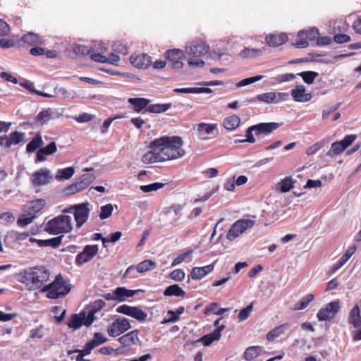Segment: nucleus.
<instances>
[{
	"instance_id": "1",
	"label": "nucleus",
	"mask_w": 361,
	"mask_h": 361,
	"mask_svg": "<svg viewBox=\"0 0 361 361\" xmlns=\"http://www.w3.org/2000/svg\"><path fill=\"white\" fill-rule=\"evenodd\" d=\"M183 144L180 136H161L150 143L149 151L144 154L141 160L149 164L181 158L185 154Z\"/></svg>"
},
{
	"instance_id": "2",
	"label": "nucleus",
	"mask_w": 361,
	"mask_h": 361,
	"mask_svg": "<svg viewBox=\"0 0 361 361\" xmlns=\"http://www.w3.org/2000/svg\"><path fill=\"white\" fill-rule=\"evenodd\" d=\"M19 281L31 289H42L49 280L50 272L43 266L25 269L18 274Z\"/></svg>"
},
{
	"instance_id": "3",
	"label": "nucleus",
	"mask_w": 361,
	"mask_h": 361,
	"mask_svg": "<svg viewBox=\"0 0 361 361\" xmlns=\"http://www.w3.org/2000/svg\"><path fill=\"white\" fill-rule=\"evenodd\" d=\"M73 229L72 216L63 213L51 220H49L44 227V231L51 235H59L68 233Z\"/></svg>"
},
{
	"instance_id": "4",
	"label": "nucleus",
	"mask_w": 361,
	"mask_h": 361,
	"mask_svg": "<svg viewBox=\"0 0 361 361\" xmlns=\"http://www.w3.org/2000/svg\"><path fill=\"white\" fill-rule=\"evenodd\" d=\"M71 289L70 284L67 281L61 274H59L51 283L44 286L41 289V292L46 293L47 298L49 299H57L68 294Z\"/></svg>"
},
{
	"instance_id": "5",
	"label": "nucleus",
	"mask_w": 361,
	"mask_h": 361,
	"mask_svg": "<svg viewBox=\"0 0 361 361\" xmlns=\"http://www.w3.org/2000/svg\"><path fill=\"white\" fill-rule=\"evenodd\" d=\"M280 126V123L275 122L259 123L258 124L251 126L246 130V139L243 140V141H234V143L237 144L245 142L249 143H255L256 142V140L253 135V132L257 136L263 134L269 135L273 131L278 129Z\"/></svg>"
},
{
	"instance_id": "6",
	"label": "nucleus",
	"mask_w": 361,
	"mask_h": 361,
	"mask_svg": "<svg viewBox=\"0 0 361 361\" xmlns=\"http://www.w3.org/2000/svg\"><path fill=\"white\" fill-rule=\"evenodd\" d=\"M88 205L73 204L68 209H64L63 212L73 215L76 222V227L79 228L87 222L89 218L90 209L87 207Z\"/></svg>"
},
{
	"instance_id": "7",
	"label": "nucleus",
	"mask_w": 361,
	"mask_h": 361,
	"mask_svg": "<svg viewBox=\"0 0 361 361\" xmlns=\"http://www.w3.org/2000/svg\"><path fill=\"white\" fill-rule=\"evenodd\" d=\"M255 221L250 219H240L236 221L228 230L226 238L229 240H233L245 231L253 227Z\"/></svg>"
},
{
	"instance_id": "8",
	"label": "nucleus",
	"mask_w": 361,
	"mask_h": 361,
	"mask_svg": "<svg viewBox=\"0 0 361 361\" xmlns=\"http://www.w3.org/2000/svg\"><path fill=\"white\" fill-rule=\"evenodd\" d=\"M106 303L102 299L94 300L89 306L88 312L85 320V326H90L94 321L103 315L102 310L105 307Z\"/></svg>"
},
{
	"instance_id": "9",
	"label": "nucleus",
	"mask_w": 361,
	"mask_h": 361,
	"mask_svg": "<svg viewBox=\"0 0 361 361\" xmlns=\"http://www.w3.org/2000/svg\"><path fill=\"white\" fill-rule=\"evenodd\" d=\"M116 312L119 314L131 317L141 322H145L147 317V314L140 307L130 306L126 304L118 306L116 308Z\"/></svg>"
},
{
	"instance_id": "10",
	"label": "nucleus",
	"mask_w": 361,
	"mask_h": 361,
	"mask_svg": "<svg viewBox=\"0 0 361 361\" xmlns=\"http://www.w3.org/2000/svg\"><path fill=\"white\" fill-rule=\"evenodd\" d=\"M130 328L131 325L128 319L119 317L109 326L107 333L111 337H116Z\"/></svg>"
},
{
	"instance_id": "11",
	"label": "nucleus",
	"mask_w": 361,
	"mask_h": 361,
	"mask_svg": "<svg viewBox=\"0 0 361 361\" xmlns=\"http://www.w3.org/2000/svg\"><path fill=\"white\" fill-rule=\"evenodd\" d=\"M164 57L171 61V67L173 69H180L183 66V59H185L183 51L179 49H173L167 50L164 54Z\"/></svg>"
},
{
	"instance_id": "12",
	"label": "nucleus",
	"mask_w": 361,
	"mask_h": 361,
	"mask_svg": "<svg viewBox=\"0 0 361 361\" xmlns=\"http://www.w3.org/2000/svg\"><path fill=\"white\" fill-rule=\"evenodd\" d=\"M340 308L339 302L333 301L328 303L325 307L319 310L317 317L319 321H329L333 319Z\"/></svg>"
},
{
	"instance_id": "13",
	"label": "nucleus",
	"mask_w": 361,
	"mask_h": 361,
	"mask_svg": "<svg viewBox=\"0 0 361 361\" xmlns=\"http://www.w3.org/2000/svg\"><path fill=\"white\" fill-rule=\"evenodd\" d=\"M30 179L34 186H41L49 183L53 176L49 169L44 168L34 172Z\"/></svg>"
},
{
	"instance_id": "14",
	"label": "nucleus",
	"mask_w": 361,
	"mask_h": 361,
	"mask_svg": "<svg viewBox=\"0 0 361 361\" xmlns=\"http://www.w3.org/2000/svg\"><path fill=\"white\" fill-rule=\"evenodd\" d=\"M209 50V47L206 42L202 40L193 41L190 46H188L185 49V51L188 54L193 56L195 57L201 56L207 54Z\"/></svg>"
},
{
	"instance_id": "15",
	"label": "nucleus",
	"mask_w": 361,
	"mask_h": 361,
	"mask_svg": "<svg viewBox=\"0 0 361 361\" xmlns=\"http://www.w3.org/2000/svg\"><path fill=\"white\" fill-rule=\"evenodd\" d=\"M150 99L144 97H131L128 102L132 106V109L136 113L145 114L148 111L147 108Z\"/></svg>"
},
{
	"instance_id": "16",
	"label": "nucleus",
	"mask_w": 361,
	"mask_h": 361,
	"mask_svg": "<svg viewBox=\"0 0 361 361\" xmlns=\"http://www.w3.org/2000/svg\"><path fill=\"white\" fill-rule=\"evenodd\" d=\"M130 61L133 66L142 69L148 68L152 64L151 57L146 54L132 55Z\"/></svg>"
},
{
	"instance_id": "17",
	"label": "nucleus",
	"mask_w": 361,
	"mask_h": 361,
	"mask_svg": "<svg viewBox=\"0 0 361 361\" xmlns=\"http://www.w3.org/2000/svg\"><path fill=\"white\" fill-rule=\"evenodd\" d=\"M139 330H133L118 338V341L125 347H130L140 343L138 337Z\"/></svg>"
},
{
	"instance_id": "18",
	"label": "nucleus",
	"mask_w": 361,
	"mask_h": 361,
	"mask_svg": "<svg viewBox=\"0 0 361 361\" xmlns=\"http://www.w3.org/2000/svg\"><path fill=\"white\" fill-rule=\"evenodd\" d=\"M288 38L286 34H270L266 36L265 41L268 46L276 47H279L288 41Z\"/></svg>"
},
{
	"instance_id": "19",
	"label": "nucleus",
	"mask_w": 361,
	"mask_h": 361,
	"mask_svg": "<svg viewBox=\"0 0 361 361\" xmlns=\"http://www.w3.org/2000/svg\"><path fill=\"white\" fill-rule=\"evenodd\" d=\"M291 95L293 99L298 102H307L312 99L311 93H306L305 87L303 85H298L292 90Z\"/></svg>"
},
{
	"instance_id": "20",
	"label": "nucleus",
	"mask_w": 361,
	"mask_h": 361,
	"mask_svg": "<svg viewBox=\"0 0 361 361\" xmlns=\"http://www.w3.org/2000/svg\"><path fill=\"white\" fill-rule=\"evenodd\" d=\"M214 264L202 267H194L190 274V276L194 280H200L211 273L214 270Z\"/></svg>"
},
{
	"instance_id": "21",
	"label": "nucleus",
	"mask_w": 361,
	"mask_h": 361,
	"mask_svg": "<svg viewBox=\"0 0 361 361\" xmlns=\"http://www.w3.org/2000/svg\"><path fill=\"white\" fill-rule=\"evenodd\" d=\"M57 149L56 145L54 142H51L44 147H41L37 152L36 162L43 161L46 159V157L53 154Z\"/></svg>"
},
{
	"instance_id": "22",
	"label": "nucleus",
	"mask_w": 361,
	"mask_h": 361,
	"mask_svg": "<svg viewBox=\"0 0 361 361\" xmlns=\"http://www.w3.org/2000/svg\"><path fill=\"white\" fill-rule=\"evenodd\" d=\"M225 329V325L221 324L218 329H216L212 333L201 337L200 341L203 343L204 345L208 346L211 345L214 341H218L221 338V332Z\"/></svg>"
},
{
	"instance_id": "23",
	"label": "nucleus",
	"mask_w": 361,
	"mask_h": 361,
	"mask_svg": "<svg viewBox=\"0 0 361 361\" xmlns=\"http://www.w3.org/2000/svg\"><path fill=\"white\" fill-rule=\"evenodd\" d=\"M86 317L87 315L85 312H81L79 314H74L69 319L67 325L71 329H79L82 325L85 326Z\"/></svg>"
},
{
	"instance_id": "24",
	"label": "nucleus",
	"mask_w": 361,
	"mask_h": 361,
	"mask_svg": "<svg viewBox=\"0 0 361 361\" xmlns=\"http://www.w3.org/2000/svg\"><path fill=\"white\" fill-rule=\"evenodd\" d=\"M216 128V124L205 123H199L197 125V131L199 138L201 140L207 139V135L212 134Z\"/></svg>"
},
{
	"instance_id": "25",
	"label": "nucleus",
	"mask_w": 361,
	"mask_h": 361,
	"mask_svg": "<svg viewBox=\"0 0 361 361\" xmlns=\"http://www.w3.org/2000/svg\"><path fill=\"white\" fill-rule=\"evenodd\" d=\"M137 290H128L125 287H118L114 290V295H116V301L123 302L127 298L133 297Z\"/></svg>"
},
{
	"instance_id": "26",
	"label": "nucleus",
	"mask_w": 361,
	"mask_h": 361,
	"mask_svg": "<svg viewBox=\"0 0 361 361\" xmlns=\"http://www.w3.org/2000/svg\"><path fill=\"white\" fill-rule=\"evenodd\" d=\"M62 238L63 235H60L48 240H37L31 238L30 241L36 242L40 247L50 246L54 248H56L58 247L61 244Z\"/></svg>"
},
{
	"instance_id": "27",
	"label": "nucleus",
	"mask_w": 361,
	"mask_h": 361,
	"mask_svg": "<svg viewBox=\"0 0 361 361\" xmlns=\"http://www.w3.org/2000/svg\"><path fill=\"white\" fill-rule=\"evenodd\" d=\"M25 138V133L17 130L11 133L9 136L6 135L5 147H10L11 145H18Z\"/></svg>"
},
{
	"instance_id": "28",
	"label": "nucleus",
	"mask_w": 361,
	"mask_h": 361,
	"mask_svg": "<svg viewBox=\"0 0 361 361\" xmlns=\"http://www.w3.org/2000/svg\"><path fill=\"white\" fill-rule=\"evenodd\" d=\"M264 49L265 47H262V49L245 47L239 53V56L242 59L255 58L261 56Z\"/></svg>"
},
{
	"instance_id": "29",
	"label": "nucleus",
	"mask_w": 361,
	"mask_h": 361,
	"mask_svg": "<svg viewBox=\"0 0 361 361\" xmlns=\"http://www.w3.org/2000/svg\"><path fill=\"white\" fill-rule=\"evenodd\" d=\"M289 327H290L289 323H284L281 325H279V326L275 327L274 329H271V331H269L267 333V339L269 341H274L276 338L280 336L283 333V331L286 329H288Z\"/></svg>"
},
{
	"instance_id": "30",
	"label": "nucleus",
	"mask_w": 361,
	"mask_h": 361,
	"mask_svg": "<svg viewBox=\"0 0 361 361\" xmlns=\"http://www.w3.org/2000/svg\"><path fill=\"white\" fill-rule=\"evenodd\" d=\"M165 296L185 297L186 293L178 284L171 285L164 290Z\"/></svg>"
},
{
	"instance_id": "31",
	"label": "nucleus",
	"mask_w": 361,
	"mask_h": 361,
	"mask_svg": "<svg viewBox=\"0 0 361 361\" xmlns=\"http://www.w3.org/2000/svg\"><path fill=\"white\" fill-rule=\"evenodd\" d=\"M349 323L352 324L355 328H358L361 325L360 311L357 305L353 307L350 312Z\"/></svg>"
},
{
	"instance_id": "32",
	"label": "nucleus",
	"mask_w": 361,
	"mask_h": 361,
	"mask_svg": "<svg viewBox=\"0 0 361 361\" xmlns=\"http://www.w3.org/2000/svg\"><path fill=\"white\" fill-rule=\"evenodd\" d=\"M53 114L54 111L51 108L43 109L39 113H38L35 119L37 123H39L40 125H44L47 123L51 118H52Z\"/></svg>"
},
{
	"instance_id": "33",
	"label": "nucleus",
	"mask_w": 361,
	"mask_h": 361,
	"mask_svg": "<svg viewBox=\"0 0 361 361\" xmlns=\"http://www.w3.org/2000/svg\"><path fill=\"white\" fill-rule=\"evenodd\" d=\"M75 173V169L73 166L59 169L55 175V178L59 180H68Z\"/></svg>"
},
{
	"instance_id": "34",
	"label": "nucleus",
	"mask_w": 361,
	"mask_h": 361,
	"mask_svg": "<svg viewBox=\"0 0 361 361\" xmlns=\"http://www.w3.org/2000/svg\"><path fill=\"white\" fill-rule=\"evenodd\" d=\"M319 35V30L313 27L307 30H300L298 32V36L300 38L305 37L307 41H314L317 39Z\"/></svg>"
},
{
	"instance_id": "35",
	"label": "nucleus",
	"mask_w": 361,
	"mask_h": 361,
	"mask_svg": "<svg viewBox=\"0 0 361 361\" xmlns=\"http://www.w3.org/2000/svg\"><path fill=\"white\" fill-rule=\"evenodd\" d=\"M41 37L39 35L29 32L27 34H24L21 37V41L29 45H36L40 43Z\"/></svg>"
},
{
	"instance_id": "36",
	"label": "nucleus",
	"mask_w": 361,
	"mask_h": 361,
	"mask_svg": "<svg viewBox=\"0 0 361 361\" xmlns=\"http://www.w3.org/2000/svg\"><path fill=\"white\" fill-rule=\"evenodd\" d=\"M43 145V140L39 133L37 134L32 140L27 145L26 152L27 153H32L36 151L37 149L39 148Z\"/></svg>"
},
{
	"instance_id": "37",
	"label": "nucleus",
	"mask_w": 361,
	"mask_h": 361,
	"mask_svg": "<svg viewBox=\"0 0 361 361\" xmlns=\"http://www.w3.org/2000/svg\"><path fill=\"white\" fill-rule=\"evenodd\" d=\"M172 104L171 103H166V104H149V107L147 108L148 111L153 114H161L166 112L168 111L171 107Z\"/></svg>"
},
{
	"instance_id": "38",
	"label": "nucleus",
	"mask_w": 361,
	"mask_h": 361,
	"mask_svg": "<svg viewBox=\"0 0 361 361\" xmlns=\"http://www.w3.org/2000/svg\"><path fill=\"white\" fill-rule=\"evenodd\" d=\"M240 119L236 115H233L226 118L224 121V126L227 130H234L240 124Z\"/></svg>"
},
{
	"instance_id": "39",
	"label": "nucleus",
	"mask_w": 361,
	"mask_h": 361,
	"mask_svg": "<svg viewBox=\"0 0 361 361\" xmlns=\"http://www.w3.org/2000/svg\"><path fill=\"white\" fill-rule=\"evenodd\" d=\"M262 352L260 346H250L248 347L244 353V358L250 361L258 357Z\"/></svg>"
},
{
	"instance_id": "40",
	"label": "nucleus",
	"mask_w": 361,
	"mask_h": 361,
	"mask_svg": "<svg viewBox=\"0 0 361 361\" xmlns=\"http://www.w3.org/2000/svg\"><path fill=\"white\" fill-rule=\"evenodd\" d=\"M314 299V295L312 293H309L303 297L300 301L294 305L295 310H302L305 309L309 304L313 301Z\"/></svg>"
},
{
	"instance_id": "41",
	"label": "nucleus",
	"mask_w": 361,
	"mask_h": 361,
	"mask_svg": "<svg viewBox=\"0 0 361 361\" xmlns=\"http://www.w3.org/2000/svg\"><path fill=\"white\" fill-rule=\"evenodd\" d=\"M41 207H39L37 208L36 210L34 208V207H32L30 210H31V212L30 213V215H31L30 216H27L25 214H22L19 219H18L17 221V224L19 226H27L30 224H31L35 218V216H34V214L38 210V209H40Z\"/></svg>"
},
{
	"instance_id": "42",
	"label": "nucleus",
	"mask_w": 361,
	"mask_h": 361,
	"mask_svg": "<svg viewBox=\"0 0 361 361\" xmlns=\"http://www.w3.org/2000/svg\"><path fill=\"white\" fill-rule=\"evenodd\" d=\"M297 75L301 77L306 84L311 85L313 83L316 78L319 75V73L317 72L312 71H307L300 72L298 73Z\"/></svg>"
},
{
	"instance_id": "43",
	"label": "nucleus",
	"mask_w": 361,
	"mask_h": 361,
	"mask_svg": "<svg viewBox=\"0 0 361 361\" xmlns=\"http://www.w3.org/2000/svg\"><path fill=\"white\" fill-rule=\"evenodd\" d=\"M156 267V262L150 260V259H146L141 262H140L137 267L136 269L140 273H143L145 271H147L149 270H151Z\"/></svg>"
},
{
	"instance_id": "44",
	"label": "nucleus",
	"mask_w": 361,
	"mask_h": 361,
	"mask_svg": "<svg viewBox=\"0 0 361 361\" xmlns=\"http://www.w3.org/2000/svg\"><path fill=\"white\" fill-rule=\"evenodd\" d=\"M346 148L343 146L341 141L335 142L331 144L330 149L326 153V155L333 157L342 153Z\"/></svg>"
},
{
	"instance_id": "45",
	"label": "nucleus",
	"mask_w": 361,
	"mask_h": 361,
	"mask_svg": "<svg viewBox=\"0 0 361 361\" xmlns=\"http://www.w3.org/2000/svg\"><path fill=\"white\" fill-rule=\"evenodd\" d=\"M256 98L257 100L267 104H276V92H269L258 94Z\"/></svg>"
},
{
	"instance_id": "46",
	"label": "nucleus",
	"mask_w": 361,
	"mask_h": 361,
	"mask_svg": "<svg viewBox=\"0 0 361 361\" xmlns=\"http://www.w3.org/2000/svg\"><path fill=\"white\" fill-rule=\"evenodd\" d=\"M95 179V176L93 174L85 173L81 176L80 180L77 181L80 185V188L83 190L87 188Z\"/></svg>"
},
{
	"instance_id": "47",
	"label": "nucleus",
	"mask_w": 361,
	"mask_h": 361,
	"mask_svg": "<svg viewBox=\"0 0 361 361\" xmlns=\"http://www.w3.org/2000/svg\"><path fill=\"white\" fill-rule=\"evenodd\" d=\"M279 189L283 192H286L293 187V181L291 177H286L281 180L278 184Z\"/></svg>"
},
{
	"instance_id": "48",
	"label": "nucleus",
	"mask_w": 361,
	"mask_h": 361,
	"mask_svg": "<svg viewBox=\"0 0 361 361\" xmlns=\"http://www.w3.org/2000/svg\"><path fill=\"white\" fill-rule=\"evenodd\" d=\"M185 311L184 307H179L176 311L169 310L168 314L171 317L165 322H176L180 319V315Z\"/></svg>"
},
{
	"instance_id": "49",
	"label": "nucleus",
	"mask_w": 361,
	"mask_h": 361,
	"mask_svg": "<svg viewBox=\"0 0 361 361\" xmlns=\"http://www.w3.org/2000/svg\"><path fill=\"white\" fill-rule=\"evenodd\" d=\"M111 48L114 52H116L118 54H121L123 55H126L128 53V48L123 42L121 41H117L114 42Z\"/></svg>"
},
{
	"instance_id": "50",
	"label": "nucleus",
	"mask_w": 361,
	"mask_h": 361,
	"mask_svg": "<svg viewBox=\"0 0 361 361\" xmlns=\"http://www.w3.org/2000/svg\"><path fill=\"white\" fill-rule=\"evenodd\" d=\"M92 48L85 45L76 44L73 47V51L77 55L87 56L92 52Z\"/></svg>"
},
{
	"instance_id": "51",
	"label": "nucleus",
	"mask_w": 361,
	"mask_h": 361,
	"mask_svg": "<svg viewBox=\"0 0 361 361\" xmlns=\"http://www.w3.org/2000/svg\"><path fill=\"white\" fill-rule=\"evenodd\" d=\"M164 185V183L155 182L149 185H141L140 190L144 192H149L162 188Z\"/></svg>"
},
{
	"instance_id": "52",
	"label": "nucleus",
	"mask_w": 361,
	"mask_h": 361,
	"mask_svg": "<svg viewBox=\"0 0 361 361\" xmlns=\"http://www.w3.org/2000/svg\"><path fill=\"white\" fill-rule=\"evenodd\" d=\"M263 78H264V75H261L250 77V78H245V79L240 80V82H238L236 84V86L238 87L247 86V85H249L250 84H252L255 82H257V81L262 80Z\"/></svg>"
},
{
	"instance_id": "53",
	"label": "nucleus",
	"mask_w": 361,
	"mask_h": 361,
	"mask_svg": "<svg viewBox=\"0 0 361 361\" xmlns=\"http://www.w3.org/2000/svg\"><path fill=\"white\" fill-rule=\"evenodd\" d=\"M357 249L356 245H352L349 247L342 257L338 259L343 265L349 260V259L353 255Z\"/></svg>"
},
{
	"instance_id": "54",
	"label": "nucleus",
	"mask_w": 361,
	"mask_h": 361,
	"mask_svg": "<svg viewBox=\"0 0 361 361\" xmlns=\"http://www.w3.org/2000/svg\"><path fill=\"white\" fill-rule=\"evenodd\" d=\"M252 309H253L252 302L251 304H250L249 305H247L245 308L242 309L240 311L238 316V320L240 322H242V321L247 319L249 317L250 312L252 311Z\"/></svg>"
},
{
	"instance_id": "55",
	"label": "nucleus",
	"mask_w": 361,
	"mask_h": 361,
	"mask_svg": "<svg viewBox=\"0 0 361 361\" xmlns=\"http://www.w3.org/2000/svg\"><path fill=\"white\" fill-rule=\"evenodd\" d=\"M112 212H113L112 204H105L101 207L99 218L101 219H107L111 215Z\"/></svg>"
},
{
	"instance_id": "56",
	"label": "nucleus",
	"mask_w": 361,
	"mask_h": 361,
	"mask_svg": "<svg viewBox=\"0 0 361 361\" xmlns=\"http://www.w3.org/2000/svg\"><path fill=\"white\" fill-rule=\"evenodd\" d=\"M192 252L193 251L192 250H188L186 252L180 254L177 257H176L173 259L172 262V267H175L183 262L187 257L191 255Z\"/></svg>"
},
{
	"instance_id": "57",
	"label": "nucleus",
	"mask_w": 361,
	"mask_h": 361,
	"mask_svg": "<svg viewBox=\"0 0 361 361\" xmlns=\"http://www.w3.org/2000/svg\"><path fill=\"white\" fill-rule=\"evenodd\" d=\"M82 252L91 259L98 252V246L97 245H86Z\"/></svg>"
},
{
	"instance_id": "58",
	"label": "nucleus",
	"mask_w": 361,
	"mask_h": 361,
	"mask_svg": "<svg viewBox=\"0 0 361 361\" xmlns=\"http://www.w3.org/2000/svg\"><path fill=\"white\" fill-rule=\"evenodd\" d=\"M170 277L173 281H182L185 278V272L183 269H177L171 272Z\"/></svg>"
},
{
	"instance_id": "59",
	"label": "nucleus",
	"mask_w": 361,
	"mask_h": 361,
	"mask_svg": "<svg viewBox=\"0 0 361 361\" xmlns=\"http://www.w3.org/2000/svg\"><path fill=\"white\" fill-rule=\"evenodd\" d=\"M82 190H83V189L80 188V184H78V182H75L74 183L66 188L64 189V192L66 195H73Z\"/></svg>"
},
{
	"instance_id": "60",
	"label": "nucleus",
	"mask_w": 361,
	"mask_h": 361,
	"mask_svg": "<svg viewBox=\"0 0 361 361\" xmlns=\"http://www.w3.org/2000/svg\"><path fill=\"white\" fill-rule=\"evenodd\" d=\"M43 326L40 325L39 327L32 329L30 332V338L40 339L43 338L44 333L42 331Z\"/></svg>"
},
{
	"instance_id": "61",
	"label": "nucleus",
	"mask_w": 361,
	"mask_h": 361,
	"mask_svg": "<svg viewBox=\"0 0 361 361\" xmlns=\"http://www.w3.org/2000/svg\"><path fill=\"white\" fill-rule=\"evenodd\" d=\"M121 235L122 233L121 231H116L111 234L109 238H102V243L104 245L106 243H116L121 238Z\"/></svg>"
},
{
	"instance_id": "62",
	"label": "nucleus",
	"mask_w": 361,
	"mask_h": 361,
	"mask_svg": "<svg viewBox=\"0 0 361 361\" xmlns=\"http://www.w3.org/2000/svg\"><path fill=\"white\" fill-rule=\"evenodd\" d=\"M94 116L87 113H82V114L75 116L74 119L78 123H87L92 121Z\"/></svg>"
},
{
	"instance_id": "63",
	"label": "nucleus",
	"mask_w": 361,
	"mask_h": 361,
	"mask_svg": "<svg viewBox=\"0 0 361 361\" xmlns=\"http://www.w3.org/2000/svg\"><path fill=\"white\" fill-rule=\"evenodd\" d=\"M334 40L338 44H343L350 41V37L346 34H337L334 36Z\"/></svg>"
},
{
	"instance_id": "64",
	"label": "nucleus",
	"mask_w": 361,
	"mask_h": 361,
	"mask_svg": "<svg viewBox=\"0 0 361 361\" xmlns=\"http://www.w3.org/2000/svg\"><path fill=\"white\" fill-rule=\"evenodd\" d=\"M297 75L293 73H286L278 75L277 81L279 82H288L294 80Z\"/></svg>"
}]
</instances>
